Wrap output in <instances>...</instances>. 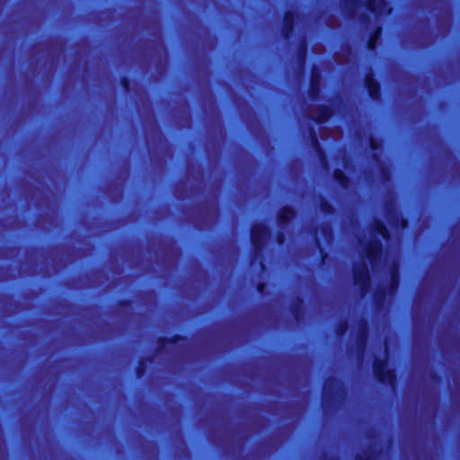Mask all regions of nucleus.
Here are the masks:
<instances>
[{"label":"nucleus","mask_w":460,"mask_h":460,"mask_svg":"<svg viewBox=\"0 0 460 460\" xmlns=\"http://www.w3.org/2000/svg\"><path fill=\"white\" fill-rule=\"evenodd\" d=\"M261 234V235L264 234V229L263 228H254L252 231V237L253 241L259 242Z\"/></svg>","instance_id":"obj_1"},{"label":"nucleus","mask_w":460,"mask_h":460,"mask_svg":"<svg viewBox=\"0 0 460 460\" xmlns=\"http://www.w3.org/2000/svg\"><path fill=\"white\" fill-rule=\"evenodd\" d=\"M375 40H370V42H369V47H370L371 49H374V47H375Z\"/></svg>","instance_id":"obj_2"}]
</instances>
